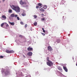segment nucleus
<instances>
[{"mask_svg":"<svg viewBox=\"0 0 77 77\" xmlns=\"http://www.w3.org/2000/svg\"><path fill=\"white\" fill-rule=\"evenodd\" d=\"M28 56H31L32 55V52H29L27 54Z\"/></svg>","mask_w":77,"mask_h":77,"instance_id":"0eeeda50","label":"nucleus"},{"mask_svg":"<svg viewBox=\"0 0 77 77\" xmlns=\"http://www.w3.org/2000/svg\"><path fill=\"white\" fill-rule=\"evenodd\" d=\"M76 65L77 66V63H76Z\"/></svg>","mask_w":77,"mask_h":77,"instance_id":"4c0bfd02","label":"nucleus"},{"mask_svg":"<svg viewBox=\"0 0 77 77\" xmlns=\"http://www.w3.org/2000/svg\"><path fill=\"white\" fill-rule=\"evenodd\" d=\"M36 9H38V8H39V6H36Z\"/></svg>","mask_w":77,"mask_h":77,"instance_id":"bb28decb","label":"nucleus"},{"mask_svg":"<svg viewBox=\"0 0 77 77\" xmlns=\"http://www.w3.org/2000/svg\"><path fill=\"white\" fill-rule=\"evenodd\" d=\"M47 65H48V66H52V65H53V63L52 62L49 61H48V62H47Z\"/></svg>","mask_w":77,"mask_h":77,"instance_id":"f03ea898","label":"nucleus"},{"mask_svg":"<svg viewBox=\"0 0 77 77\" xmlns=\"http://www.w3.org/2000/svg\"><path fill=\"white\" fill-rule=\"evenodd\" d=\"M5 0H2V2H5Z\"/></svg>","mask_w":77,"mask_h":77,"instance_id":"c9c22d12","label":"nucleus"},{"mask_svg":"<svg viewBox=\"0 0 77 77\" xmlns=\"http://www.w3.org/2000/svg\"><path fill=\"white\" fill-rule=\"evenodd\" d=\"M42 30H43L44 33H45V30H44V28H42Z\"/></svg>","mask_w":77,"mask_h":77,"instance_id":"aec40b11","label":"nucleus"},{"mask_svg":"<svg viewBox=\"0 0 77 77\" xmlns=\"http://www.w3.org/2000/svg\"><path fill=\"white\" fill-rule=\"evenodd\" d=\"M34 18H35V19H36V18H37V16H36V15H35L34 16Z\"/></svg>","mask_w":77,"mask_h":77,"instance_id":"a211bd4d","label":"nucleus"},{"mask_svg":"<svg viewBox=\"0 0 77 77\" xmlns=\"http://www.w3.org/2000/svg\"><path fill=\"white\" fill-rule=\"evenodd\" d=\"M15 16V15H14V14H11V17H14Z\"/></svg>","mask_w":77,"mask_h":77,"instance_id":"4468645a","label":"nucleus"},{"mask_svg":"<svg viewBox=\"0 0 77 77\" xmlns=\"http://www.w3.org/2000/svg\"><path fill=\"white\" fill-rule=\"evenodd\" d=\"M6 53H14L15 52L13 50H11V51H9L8 50H6Z\"/></svg>","mask_w":77,"mask_h":77,"instance_id":"7ed1b4c3","label":"nucleus"},{"mask_svg":"<svg viewBox=\"0 0 77 77\" xmlns=\"http://www.w3.org/2000/svg\"><path fill=\"white\" fill-rule=\"evenodd\" d=\"M25 77H31V76H26Z\"/></svg>","mask_w":77,"mask_h":77,"instance_id":"473e14b6","label":"nucleus"},{"mask_svg":"<svg viewBox=\"0 0 77 77\" xmlns=\"http://www.w3.org/2000/svg\"><path fill=\"white\" fill-rule=\"evenodd\" d=\"M9 12L10 13H11V12H12V10H9Z\"/></svg>","mask_w":77,"mask_h":77,"instance_id":"6ab92c4d","label":"nucleus"},{"mask_svg":"<svg viewBox=\"0 0 77 77\" xmlns=\"http://www.w3.org/2000/svg\"><path fill=\"white\" fill-rule=\"evenodd\" d=\"M33 24H34V25L35 26H37V22L34 23H33Z\"/></svg>","mask_w":77,"mask_h":77,"instance_id":"dca6fc26","label":"nucleus"},{"mask_svg":"<svg viewBox=\"0 0 77 77\" xmlns=\"http://www.w3.org/2000/svg\"><path fill=\"white\" fill-rule=\"evenodd\" d=\"M42 35H43V36H45V33H42Z\"/></svg>","mask_w":77,"mask_h":77,"instance_id":"a878e982","label":"nucleus"},{"mask_svg":"<svg viewBox=\"0 0 77 77\" xmlns=\"http://www.w3.org/2000/svg\"><path fill=\"white\" fill-rule=\"evenodd\" d=\"M25 28H26V27H27V25L26 24L25 26Z\"/></svg>","mask_w":77,"mask_h":77,"instance_id":"c85d7f7f","label":"nucleus"},{"mask_svg":"<svg viewBox=\"0 0 77 77\" xmlns=\"http://www.w3.org/2000/svg\"><path fill=\"white\" fill-rule=\"evenodd\" d=\"M43 8L44 9H46L47 8V6L46 5H45L43 7Z\"/></svg>","mask_w":77,"mask_h":77,"instance_id":"2eb2a0df","label":"nucleus"},{"mask_svg":"<svg viewBox=\"0 0 77 77\" xmlns=\"http://www.w3.org/2000/svg\"><path fill=\"white\" fill-rule=\"evenodd\" d=\"M17 16H18V15L16 14V15H14V17H15V18H16L17 17H18Z\"/></svg>","mask_w":77,"mask_h":77,"instance_id":"5701e85b","label":"nucleus"},{"mask_svg":"<svg viewBox=\"0 0 77 77\" xmlns=\"http://www.w3.org/2000/svg\"><path fill=\"white\" fill-rule=\"evenodd\" d=\"M41 15H43V16H44V14H42Z\"/></svg>","mask_w":77,"mask_h":77,"instance_id":"72a5a7b5","label":"nucleus"},{"mask_svg":"<svg viewBox=\"0 0 77 77\" xmlns=\"http://www.w3.org/2000/svg\"><path fill=\"white\" fill-rule=\"evenodd\" d=\"M20 4L21 5H26V3L25 2H23V1L21 0L20 2Z\"/></svg>","mask_w":77,"mask_h":77,"instance_id":"423d86ee","label":"nucleus"},{"mask_svg":"<svg viewBox=\"0 0 77 77\" xmlns=\"http://www.w3.org/2000/svg\"><path fill=\"white\" fill-rule=\"evenodd\" d=\"M5 23L6 24V23Z\"/></svg>","mask_w":77,"mask_h":77,"instance_id":"ea45409f","label":"nucleus"},{"mask_svg":"<svg viewBox=\"0 0 77 77\" xmlns=\"http://www.w3.org/2000/svg\"><path fill=\"white\" fill-rule=\"evenodd\" d=\"M40 11H41V12H44V11H45V10L42 8L40 9Z\"/></svg>","mask_w":77,"mask_h":77,"instance_id":"f8f14e48","label":"nucleus"},{"mask_svg":"<svg viewBox=\"0 0 77 77\" xmlns=\"http://www.w3.org/2000/svg\"><path fill=\"white\" fill-rule=\"evenodd\" d=\"M47 61H48V62L50 61V60H49V57H47Z\"/></svg>","mask_w":77,"mask_h":77,"instance_id":"412c9836","label":"nucleus"},{"mask_svg":"<svg viewBox=\"0 0 77 77\" xmlns=\"http://www.w3.org/2000/svg\"><path fill=\"white\" fill-rule=\"evenodd\" d=\"M0 57L1 58H3V56H1Z\"/></svg>","mask_w":77,"mask_h":77,"instance_id":"7c9ffc66","label":"nucleus"},{"mask_svg":"<svg viewBox=\"0 0 77 77\" xmlns=\"http://www.w3.org/2000/svg\"><path fill=\"white\" fill-rule=\"evenodd\" d=\"M17 19L18 20H20V18H19V17H17Z\"/></svg>","mask_w":77,"mask_h":77,"instance_id":"cd10ccee","label":"nucleus"},{"mask_svg":"<svg viewBox=\"0 0 77 77\" xmlns=\"http://www.w3.org/2000/svg\"><path fill=\"white\" fill-rule=\"evenodd\" d=\"M63 68L65 70V71L66 72H68V69H67L66 68V67L63 66Z\"/></svg>","mask_w":77,"mask_h":77,"instance_id":"1a4fd4ad","label":"nucleus"},{"mask_svg":"<svg viewBox=\"0 0 77 77\" xmlns=\"http://www.w3.org/2000/svg\"><path fill=\"white\" fill-rule=\"evenodd\" d=\"M38 5L39 6H42V5L41 3H39L38 4Z\"/></svg>","mask_w":77,"mask_h":77,"instance_id":"f3484780","label":"nucleus"},{"mask_svg":"<svg viewBox=\"0 0 77 77\" xmlns=\"http://www.w3.org/2000/svg\"><path fill=\"white\" fill-rule=\"evenodd\" d=\"M27 50L28 51H32V50H33V48L29 47L27 48Z\"/></svg>","mask_w":77,"mask_h":77,"instance_id":"6e6552de","label":"nucleus"},{"mask_svg":"<svg viewBox=\"0 0 77 77\" xmlns=\"http://www.w3.org/2000/svg\"><path fill=\"white\" fill-rule=\"evenodd\" d=\"M23 57H25V56H24V55H23Z\"/></svg>","mask_w":77,"mask_h":77,"instance_id":"e433bc0d","label":"nucleus"},{"mask_svg":"<svg viewBox=\"0 0 77 77\" xmlns=\"http://www.w3.org/2000/svg\"><path fill=\"white\" fill-rule=\"evenodd\" d=\"M11 8L12 9L14 10V11H15L16 12H17V13L20 12L21 9L18 6H15L12 5V6H11Z\"/></svg>","mask_w":77,"mask_h":77,"instance_id":"f257e3e1","label":"nucleus"},{"mask_svg":"<svg viewBox=\"0 0 77 77\" xmlns=\"http://www.w3.org/2000/svg\"><path fill=\"white\" fill-rule=\"evenodd\" d=\"M41 8V7H39V8Z\"/></svg>","mask_w":77,"mask_h":77,"instance_id":"58836bf2","label":"nucleus"},{"mask_svg":"<svg viewBox=\"0 0 77 77\" xmlns=\"http://www.w3.org/2000/svg\"><path fill=\"white\" fill-rule=\"evenodd\" d=\"M8 23H9L10 24H11V26H14V24H15V23L14 22L11 23V22H10V21H9Z\"/></svg>","mask_w":77,"mask_h":77,"instance_id":"9d476101","label":"nucleus"},{"mask_svg":"<svg viewBox=\"0 0 77 77\" xmlns=\"http://www.w3.org/2000/svg\"><path fill=\"white\" fill-rule=\"evenodd\" d=\"M42 21H44V20H45V18H42Z\"/></svg>","mask_w":77,"mask_h":77,"instance_id":"393cba45","label":"nucleus"},{"mask_svg":"<svg viewBox=\"0 0 77 77\" xmlns=\"http://www.w3.org/2000/svg\"><path fill=\"white\" fill-rule=\"evenodd\" d=\"M2 18H3V19H6V17L4 15H2Z\"/></svg>","mask_w":77,"mask_h":77,"instance_id":"9b49d317","label":"nucleus"},{"mask_svg":"<svg viewBox=\"0 0 77 77\" xmlns=\"http://www.w3.org/2000/svg\"><path fill=\"white\" fill-rule=\"evenodd\" d=\"M19 37H20V38H23V35H20L19 36Z\"/></svg>","mask_w":77,"mask_h":77,"instance_id":"b1692460","label":"nucleus"},{"mask_svg":"<svg viewBox=\"0 0 77 77\" xmlns=\"http://www.w3.org/2000/svg\"><path fill=\"white\" fill-rule=\"evenodd\" d=\"M55 3H54V4H53V6H55Z\"/></svg>","mask_w":77,"mask_h":77,"instance_id":"f704fd0d","label":"nucleus"},{"mask_svg":"<svg viewBox=\"0 0 77 77\" xmlns=\"http://www.w3.org/2000/svg\"><path fill=\"white\" fill-rule=\"evenodd\" d=\"M48 51H53V48L51 47L50 46H48Z\"/></svg>","mask_w":77,"mask_h":77,"instance_id":"20e7f679","label":"nucleus"},{"mask_svg":"<svg viewBox=\"0 0 77 77\" xmlns=\"http://www.w3.org/2000/svg\"><path fill=\"white\" fill-rule=\"evenodd\" d=\"M21 15L23 17H24V16H26V14L25 13H23L21 14Z\"/></svg>","mask_w":77,"mask_h":77,"instance_id":"ddd939ff","label":"nucleus"},{"mask_svg":"<svg viewBox=\"0 0 77 77\" xmlns=\"http://www.w3.org/2000/svg\"><path fill=\"white\" fill-rule=\"evenodd\" d=\"M10 72L9 71L6 70H5V75H8L9 74Z\"/></svg>","mask_w":77,"mask_h":77,"instance_id":"39448f33","label":"nucleus"},{"mask_svg":"<svg viewBox=\"0 0 77 77\" xmlns=\"http://www.w3.org/2000/svg\"><path fill=\"white\" fill-rule=\"evenodd\" d=\"M20 24H23V22H21Z\"/></svg>","mask_w":77,"mask_h":77,"instance_id":"c756f323","label":"nucleus"},{"mask_svg":"<svg viewBox=\"0 0 77 77\" xmlns=\"http://www.w3.org/2000/svg\"><path fill=\"white\" fill-rule=\"evenodd\" d=\"M3 25H4V23H2L1 24V27H3Z\"/></svg>","mask_w":77,"mask_h":77,"instance_id":"4be33fe9","label":"nucleus"},{"mask_svg":"<svg viewBox=\"0 0 77 77\" xmlns=\"http://www.w3.org/2000/svg\"><path fill=\"white\" fill-rule=\"evenodd\" d=\"M6 27H8L9 26V25L8 24H7L6 25Z\"/></svg>","mask_w":77,"mask_h":77,"instance_id":"2f4dec72","label":"nucleus"}]
</instances>
